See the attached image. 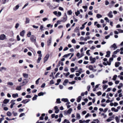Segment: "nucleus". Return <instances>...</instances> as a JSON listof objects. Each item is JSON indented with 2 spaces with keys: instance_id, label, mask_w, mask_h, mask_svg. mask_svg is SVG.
Wrapping results in <instances>:
<instances>
[{
  "instance_id": "1",
  "label": "nucleus",
  "mask_w": 123,
  "mask_h": 123,
  "mask_svg": "<svg viewBox=\"0 0 123 123\" xmlns=\"http://www.w3.org/2000/svg\"><path fill=\"white\" fill-rule=\"evenodd\" d=\"M49 56V54H47L46 55V56L44 57V59H43L44 63L45 62H46L48 60Z\"/></svg>"
},
{
  "instance_id": "2",
  "label": "nucleus",
  "mask_w": 123,
  "mask_h": 123,
  "mask_svg": "<svg viewBox=\"0 0 123 123\" xmlns=\"http://www.w3.org/2000/svg\"><path fill=\"white\" fill-rule=\"evenodd\" d=\"M90 60L91 61V63H93L95 61V58H93L92 56H90Z\"/></svg>"
},
{
  "instance_id": "3",
  "label": "nucleus",
  "mask_w": 123,
  "mask_h": 123,
  "mask_svg": "<svg viewBox=\"0 0 123 123\" xmlns=\"http://www.w3.org/2000/svg\"><path fill=\"white\" fill-rule=\"evenodd\" d=\"M31 40L34 42H36V37L34 35H32L30 37Z\"/></svg>"
},
{
  "instance_id": "4",
  "label": "nucleus",
  "mask_w": 123,
  "mask_h": 123,
  "mask_svg": "<svg viewBox=\"0 0 123 123\" xmlns=\"http://www.w3.org/2000/svg\"><path fill=\"white\" fill-rule=\"evenodd\" d=\"M67 14L66 13H65L64 16L63 17V20L62 21L63 22H66L67 20Z\"/></svg>"
},
{
  "instance_id": "5",
  "label": "nucleus",
  "mask_w": 123,
  "mask_h": 123,
  "mask_svg": "<svg viewBox=\"0 0 123 123\" xmlns=\"http://www.w3.org/2000/svg\"><path fill=\"white\" fill-rule=\"evenodd\" d=\"M112 12L111 11H110L108 13L107 16H108L110 18H112L113 16V15Z\"/></svg>"
},
{
  "instance_id": "6",
  "label": "nucleus",
  "mask_w": 123,
  "mask_h": 123,
  "mask_svg": "<svg viewBox=\"0 0 123 123\" xmlns=\"http://www.w3.org/2000/svg\"><path fill=\"white\" fill-rule=\"evenodd\" d=\"M103 64L105 66H107V65H110L111 64V63L109 61H107L106 63L105 62H103Z\"/></svg>"
},
{
  "instance_id": "7",
  "label": "nucleus",
  "mask_w": 123,
  "mask_h": 123,
  "mask_svg": "<svg viewBox=\"0 0 123 123\" xmlns=\"http://www.w3.org/2000/svg\"><path fill=\"white\" fill-rule=\"evenodd\" d=\"M72 111V109L71 108H69L67 111V113H65V115H67L68 114H70Z\"/></svg>"
},
{
  "instance_id": "8",
  "label": "nucleus",
  "mask_w": 123,
  "mask_h": 123,
  "mask_svg": "<svg viewBox=\"0 0 123 123\" xmlns=\"http://www.w3.org/2000/svg\"><path fill=\"white\" fill-rule=\"evenodd\" d=\"M28 81V80L27 79H25L23 82V85H25L27 83Z\"/></svg>"
},
{
  "instance_id": "9",
  "label": "nucleus",
  "mask_w": 123,
  "mask_h": 123,
  "mask_svg": "<svg viewBox=\"0 0 123 123\" xmlns=\"http://www.w3.org/2000/svg\"><path fill=\"white\" fill-rule=\"evenodd\" d=\"M52 39L51 38H50L49 39L47 42V45L48 46L50 45L51 43Z\"/></svg>"
},
{
  "instance_id": "10",
  "label": "nucleus",
  "mask_w": 123,
  "mask_h": 123,
  "mask_svg": "<svg viewBox=\"0 0 123 123\" xmlns=\"http://www.w3.org/2000/svg\"><path fill=\"white\" fill-rule=\"evenodd\" d=\"M6 38V36L4 35L3 34L1 35L0 36V39L1 40H4Z\"/></svg>"
},
{
  "instance_id": "11",
  "label": "nucleus",
  "mask_w": 123,
  "mask_h": 123,
  "mask_svg": "<svg viewBox=\"0 0 123 123\" xmlns=\"http://www.w3.org/2000/svg\"><path fill=\"white\" fill-rule=\"evenodd\" d=\"M110 47V48H114V50H115L117 48V47L116 46V45L115 43H114L113 45H111Z\"/></svg>"
},
{
  "instance_id": "12",
  "label": "nucleus",
  "mask_w": 123,
  "mask_h": 123,
  "mask_svg": "<svg viewBox=\"0 0 123 123\" xmlns=\"http://www.w3.org/2000/svg\"><path fill=\"white\" fill-rule=\"evenodd\" d=\"M38 57L37 60V62L38 63H39L40 62V61L42 59L41 57L42 56H41V55H38Z\"/></svg>"
},
{
  "instance_id": "13",
  "label": "nucleus",
  "mask_w": 123,
  "mask_h": 123,
  "mask_svg": "<svg viewBox=\"0 0 123 123\" xmlns=\"http://www.w3.org/2000/svg\"><path fill=\"white\" fill-rule=\"evenodd\" d=\"M30 100V99H28V100H27L26 99L22 101L21 103L24 104H25L29 102Z\"/></svg>"
},
{
  "instance_id": "14",
  "label": "nucleus",
  "mask_w": 123,
  "mask_h": 123,
  "mask_svg": "<svg viewBox=\"0 0 123 123\" xmlns=\"http://www.w3.org/2000/svg\"><path fill=\"white\" fill-rule=\"evenodd\" d=\"M25 33V31L24 30L22 31L20 34V36L22 37H24V35Z\"/></svg>"
},
{
  "instance_id": "15",
  "label": "nucleus",
  "mask_w": 123,
  "mask_h": 123,
  "mask_svg": "<svg viewBox=\"0 0 123 123\" xmlns=\"http://www.w3.org/2000/svg\"><path fill=\"white\" fill-rule=\"evenodd\" d=\"M76 118L77 119H79L80 118V116L79 114L78 113H77Z\"/></svg>"
},
{
  "instance_id": "16",
  "label": "nucleus",
  "mask_w": 123,
  "mask_h": 123,
  "mask_svg": "<svg viewBox=\"0 0 123 123\" xmlns=\"http://www.w3.org/2000/svg\"><path fill=\"white\" fill-rule=\"evenodd\" d=\"M115 119L116 120V122L117 123H119V122H120V120H119L120 119H119V118L117 117L116 116V117H115Z\"/></svg>"
},
{
  "instance_id": "17",
  "label": "nucleus",
  "mask_w": 123,
  "mask_h": 123,
  "mask_svg": "<svg viewBox=\"0 0 123 123\" xmlns=\"http://www.w3.org/2000/svg\"><path fill=\"white\" fill-rule=\"evenodd\" d=\"M9 101V100L6 99H5L3 102L5 104H6L7 103H8Z\"/></svg>"
},
{
  "instance_id": "18",
  "label": "nucleus",
  "mask_w": 123,
  "mask_h": 123,
  "mask_svg": "<svg viewBox=\"0 0 123 123\" xmlns=\"http://www.w3.org/2000/svg\"><path fill=\"white\" fill-rule=\"evenodd\" d=\"M18 94L17 93L14 94L12 95V97L13 98H16L18 97Z\"/></svg>"
},
{
  "instance_id": "19",
  "label": "nucleus",
  "mask_w": 123,
  "mask_h": 123,
  "mask_svg": "<svg viewBox=\"0 0 123 123\" xmlns=\"http://www.w3.org/2000/svg\"><path fill=\"white\" fill-rule=\"evenodd\" d=\"M62 123H70L69 121L66 119H65Z\"/></svg>"
},
{
  "instance_id": "20",
  "label": "nucleus",
  "mask_w": 123,
  "mask_h": 123,
  "mask_svg": "<svg viewBox=\"0 0 123 123\" xmlns=\"http://www.w3.org/2000/svg\"><path fill=\"white\" fill-rule=\"evenodd\" d=\"M23 76L24 78H28V74L26 73H23Z\"/></svg>"
},
{
  "instance_id": "21",
  "label": "nucleus",
  "mask_w": 123,
  "mask_h": 123,
  "mask_svg": "<svg viewBox=\"0 0 123 123\" xmlns=\"http://www.w3.org/2000/svg\"><path fill=\"white\" fill-rule=\"evenodd\" d=\"M68 79L65 80L63 83V85L64 86L66 85V84L68 83Z\"/></svg>"
},
{
  "instance_id": "22",
  "label": "nucleus",
  "mask_w": 123,
  "mask_h": 123,
  "mask_svg": "<svg viewBox=\"0 0 123 123\" xmlns=\"http://www.w3.org/2000/svg\"><path fill=\"white\" fill-rule=\"evenodd\" d=\"M30 22V19L29 18H26L25 23L26 24L29 23Z\"/></svg>"
},
{
  "instance_id": "23",
  "label": "nucleus",
  "mask_w": 123,
  "mask_h": 123,
  "mask_svg": "<svg viewBox=\"0 0 123 123\" xmlns=\"http://www.w3.org/2000/svg\"><path fill=\"white\" fill-rule=\"evenodd\" d=\"M62 101L65 102H67L68 101V100L66 98H63L62 99Z\"/></svg>"
},
{
  "instance_id": "24",
  "label": "nucleus",
  "mask_w": 123,
  "mask_h": 123,
  "mask_svg": "<svg viewBox=\"0 0 123 123\" xmlns=\"http://www.w3.org/2000/svg\"><path fill=\"white\" fill-rule=\"evenodd\" d=\"M6 115L7 116L9 117H10L12 116V113L11 112H10L8 111Z\"/></svg>"
},
{
  "instance_id": "25",
  "label": "nucleus",
  "mask_w": 123,
  "mask_h": 123,
  "mask_svg": "<svg viewBox=\"0 0 123 123\" xmlns=\"http://www.w3.org/2000/svg\"><path fill=\"white\" fill-rule=\"evenodd\" d=\"M37 95H35L34 97H33L32 98L33 100H36L37 99Z\"/></svg>"
},
{
  "instance_id": "26",
  "label": "nucleus",
  "mask_w": 123,
  "mask_h": 123,
  "mask_svg": "<svg viewBox=\"0 0 123 123\" xmlns=\"http://www.w3.org/2000/svg\"><path fill=\"white\" fill-rule=\"evenodd\" d=\"M96 17L98 18H99L102 17V16L100 14H97Z\"/></svg>"
},
{
  "instance_id": "27",
  "label": "nucleus",
  "mask_w": 123,
  "mask_h": 123,
  "mask_svg": "<svg viewBox=\"0 0 123 123\" xmlns=\"http://www.w3.org/2000/svg\"><path fill=\"white\" fill-rule=\"evenodd\" d=\"M120 63L119 62H116L115 63V66L116 67H118L119 66V65H120Z\"/></svg>"
},
{
  "instance_id": "28",
  "label": "nucleus",
  "mask_w": 123,
  "mask_h": 123,
  "mask_svg": "<svg viewBox=\"0 0 123 123\" xmlns=\"http://www.w3.org/2000/svg\"><path fill=\"white\" fill-rule=\"evenodd\" d=\"M81 96H79L77 99V102H79L80 100H81Z\"/></svg>"
},
{
  "instance_id": "29",
  "label": "nucleus",
  "mask_w": 123,
  "mask_h": 123,
  "mask_svg": "<svg viewBox=\"0 0 123 123\" xmlns=\"http://www.w3.org/2000/svg\"><path fill=\"white\" fill-rule=\"evenodd\" d=\"M123 86V84L122 83H120L119 84V85L118 86V88L119 89H120Z\"/></svg>"
},
{
  "instance_id": "30",
  "label": "nucleus",
  "mask_w": 123,
  "mask_h": 123,
  "mask_svg": "<svg viewBox=\"0 0 123 123\" xmlns=\"http://www.w3.org/2000/svg\"><path fill=\"white\" fill-rule=\"evenodd\" d=\"M56 102L58 104H60L61 103L60 101V99L59 98H57L56 99Z\"/></svg>"
},
{
  "instance_id": "31",
  "label": "nucleus",
  "mask_w": 123,
  "mask_h": 123,
  "mask_svg": "<svg viewBox=\"0 0 123 123\" xmlns=\"http://www.w3.org/2000/svg\"><path fill=\"white\" fill-rule=\"evenodd\" d=\"M117 77V75H115L113 77L112 80H116V78Z\"/></svg>"
},
{
  "instance_id": "32",
  "label": "nucleus",
  "mask_w": 123,
  "mask_h": 123,
  "mask_svg": "<svg viewBox=\"0 0 123 123\" xmlns=\"http://www.w3.org/2000/svg\"><path fill=\"white\" fill-rule=\"evenodd\" d=\"M90 39V37L89 36L86 37L84 38V41H86L87 39Z\"/></svg>"
},
{
  "instance_id": "33",
  "label": "nucleus",
  "mask_w": 123,
  "mask_h": 123,
  "mask_svg": "<svg viewBox=\"0 0 123 123\" xmlns=\"http://www.w3.org/2000/svg\"><path fill=\"white\" fill-rule=\"evenodd\" d=\"M103 89L105 90L108 87V86L105 85H104L103 86Z\"/></svg>"
},
{
  "instance_id": "34",
  "label": "nucleus",
  "mask_w": 123,
  "mask_h": 123,
  "mask_svg": "<svg viewBox=\"0 0 123 123\" xmlns=\"http://www.w3.org/2000/svg\"><path fill=\"white\" fill-rule=\"evenodd\" d=\"M89 68L90 70H93L94 69L93 67L91 65H90L89 67Z\"/></svg>"
},
{
  "instance_id": "35",
  "label": "nucleus",
  "mask_w": 123,
  "mask_h": 123,
  "mask_svg": "<svg viewBox=\"0 0 123 123\" xmlns=\"http://www.w3.org/2000/svg\"><path fill=\"white\" fill-rule=\"evenodd\" d=\"M16 89L17 90L19 91L21 90V86H17Z\"/></svg>"
},
{
  "instance_id": "36",
  "label": "nucleus",
  "mask_w": 123,
  "mask_h": 123,
  "mask_svg": "<svg viewBox=\"0 0 123 123\" xmlns=\"http://www.w3.org/2000/svg\"><path fill=\"white\" fill-rule=\"evenodd\" d=\"M31 35V33L30 31H29L28 32L27 34V36L28 37H30Z\"/></svg>"
},
{
  "instance_id": "37",
  "label": "nucleus",
  "mask_w": 123,
  "mask_h": 123,
  "mask_svg": "<svg viewBox=\"0 0 123 123\" xmlns=\"http://www.w3.org/2000/svg\"><path fill=\"white\" fill-rule=\"evenodd\" d=\"M75 13L76 15L77 16L79 14H80V13L79 11L77 10L76 12H75Z\"/></svg>"
},
{
  "instance_id": "38",
  "label": "nucleus",
  "mask_w": 123,
  "mask_h": 123,
  "mask_svg": "<svg viewBox=\"0 0 123 123\" xmlns=\"http://www.w3.org/2000/svg\"><path fill=\"white\" fill-rule=\"evenodd\" d=\"M67 13L68 15H71L72 14V12L71 10H70L68 11Z\"/></svg>"
},
{
  "instance_id": "39",
  "label": "nucleus",
  "mask_w": 123,
  "mask_h": 123,
  "mask_svg": "<svg viewBox=\"0 0 123 123\" xmlns=\"http://www.w3.org/2000/svg\"><path fill=\"white\" fill-rule=\"evenodd\" d=\"M7 84L8 85L10 86H13V83L12 82H7Z\"/></svg>"
},
{
  "instance_id": "40",
  "label": "nucleus",
  "mask_w": 123,
  "mask_h": 123,
  "mask_svg": "<svg viewBox=\"0 0 123 123\" xmlns=\"http://www.w3.org/2000/svg\"><path fill=\"white\" fill-rule=\"evenodd\" d=\"M71 54V53H70L69 54H67L63 56V57H67L68 56H69Z\"/></svg>"
},
{
  "instance_id": "41",
  "label": "nucleus",
  "mask_w": 123,
  "mask_h": 123,
  "mask_svg": "<svg viewBox=\"0 0 123 123\" xmlns=\"http://www.w3.org/2000/svg\"><path fill=\"white\" fill-rule=\"evenodd\" d=\"M44 95V93L43 92H40L39 93L38 95L39 96H43Z\"/></svg>"
},
{
  "instance_id": "42",
  "label": "nucleus",
  "mask_w": 123,
  "mask_h": 123,
  "mask_svg": "<svg viewBox=\"0 0 123 123\" xmlns=\"http://www.w3.org/2000/svg\"><path fill=\"white\" fill-rule=\"evenodd\" d=\"M90 51V50H87L86 51V54L89 56H90V53H89V52Z\"/></svg>"
},
{
  "instance_id": "43",
  "label": "nucleus",
  "mask_w": 123,
  "mask_h": 123,
  "mask_svg": "<svg viewBox=\"0 0 123 123\" xmlns=\"http://www.w3.org/2000/svg\"><path fill=\"white\" fill-rule=\"evenodd\" d=\"M12 114H13V115L14 116H17L18 115V114H17V113L15 112L14 111L12 112Z\"/></svg>"
},
{
  "instance_id": "44",
  "label": "nucleus",
  "mask_w": 123,
  "mask_h": 123,
  "mask_svg": "<svg viewBox=\"0 0 123 123\" xmlns=\"http://www.w3.org/2000/svg\"><path fill=\"white\" fill-rule=\"evenodd\" d=\"M91 116V115H90L89 113H88L85 116V117L87 118L89 116Z\"/></svg>"
},
{
  "instance_id": "45",
  "label": "nucleus",
  "mask_w": 123,
  "mask_h": 123,
  "mask_svg": "<svg viewBox=\"0 0 123 123\" xmlns=\"http://www.w3.org/2000/svg\"><path fill=\"white\" fill-rule=\"evenodd\" d=\"M105 3L106 5H108L109 4V2L107 0L105 1Z\"/></svg>"
},
{
  "instance_id": "46",
  "label": "nucleus",
  "mask_w": 123,
  "mask_h": 123,
  "mask_svg": "<svg viewBox=\"0 0 123 123\" xmlns=\"http://www.w3.org/2000/svg\"><path fill=\"white\" fill-rule=\"evenodd\" d=\"M19 24H18V23H17L16 24V25H15V28H16V29L17 28H18V27H19Z\"/></svg>"
},
{
  "instance_id": "47",
  "label": "nucleus",
  "mask_w": 123,
  "mask_h": 123,
  "mask_svg": "<svg viewBox=\"0 0 123 123\" xmlns=\"http://www.w3.org/2000/svg\"><path fill=\"white\" fill-rule=\"evenodd\" d=\"M58 15H57V17H60L61 15V12H59L58 13Z\"/></svg>"
},
{
  "instance_id": "48",
  "label": "nucleus",
  "mask_w": 123,
  "mask_h": 123,
  "mask_svg": "<svg viewBox=\"0 0 123 123\" xmlns=\"http://www.w3.org/2000/svg\"><path fill=\"white\" fill-rule=\"evenodd\" d=\"M59 64H60L62 66H63V63L61 61H60L58 62Z\"/></svg>"
},
{
  "instance_id": "49",
  "label": "nucleus",
  "mask_w": 123,
  "mask_h": 123,
  "mask_svg": "<svg viewBox=\"0 0 123 123\" xmlns=\"http://www.w3.org/2000/svg\"><path fill=\"white\" fill-rule=\"evenodd\" d=\"M117 30L120 33H123V30L121 29H118Z\"/></svg>"
},
{
  "instance_id": "50",
  "label": "nucleus",
  "mask_w": 123,
  "mask_h": 123,
  "mask_svg": "<svg viewBox=\"0 0 123 123\" xmlns=\"http://www.w3.org/2000/svg\"><path fill=\"white\" fill-rule=\"evenodd\" d=\"M79 30V29L78 28H76L74 30V31L76 32H78Z\"/></svg>"
},
{
  "instance_id": "51",
  "label": "nucleus",
  "mask_w": 123,
  "mask_h": 123,
  "mask_svg": "<svg viewBox=\"0 0 123 123\" xmlns=\"http://www.w3.org/2000/svg\"><path fill=\"white\" fill-rule=\"evenodd\" d=\"M76 81H74L71 82H69V83L71 84H74L75 82Z\"/></svg>"
},
{
  "instance_id": "52",
  "label": "nucleus",
  "mask_w": 123,
  "mask_h": 123,
  "mask_svg": "<svg viewBox=\"0 0 123 123\" xmlns=\"http://www.w3.org/2000/svg\"><path fill=\"white\" fill-rule=\"evenodd\" d=\"M40 78H39L36 81V84H38L39 83V80H40Z\"/></svg>"
},
{
  "instance_id": "53",
  "label": "nucleus",
  "mask_w": 123,
  "mask_h": 123,
  "mask_svg": "<svg viewBox=\"0 0 123 123\" xmlns=\"http://www.w3.org/2000/svg\"><path fill=\"white\" fill-rule=\"evenodd\" d=\"M111 118V117H110V118H108L106 120V121L107 122H110L112 120L110 118Z\"/></svg>"
},
{
  "instance_id": "54",
  "label": "nucleus",
  "mask_w": 123,
  "mask_h": 123,
  "mask_svg": "<svg viewBox=\"0 0 123 123\" xmlns=\"http://www.w3.org/2000/svg\"><path fill=\"white\" fill-rule=\"evenodd\" d=\"M70 70L71 71L72 73L74 72L75 70L74 68H71L70 69Z\"/></svg>"
},
{
  "instance_id": "55",
  "label": "nucleus",
  "mask_w": 123,
  "mask_h": 123,
  "mask_svg": "<svg viewBox=\"0 0 123 123\" xmlns=\"http://www.w3.org/2000/svg\"><path fill=\"white\" fill-rule=\"evenodd\" d=\"M37 53L38 54H39L38 55H41V56H42V55L41 54V52L40 51H37Z\"/></svg>"
},
{
  "instance_id": "56",
  "label": "nucleus",
  "mask_w": 123,
  "mask_h": 123,
  "mask_svg": "<svg viewBox=\"0 0 123 123\" xmlns=\"http://www.w3.org/2000/svg\"><path fill=\"white\" fill-rule=\"evenodd\" d=\"M97 94L98 95V96H99L101 95V94L102 93L101 92L99 91L97 92Z\"/></svg>"
},
{
  "instance_id": "57",
  "label": "nucleus",
  "mask_w": 123,
  "mask_h": 123,
  "mask_svg": "<svg viewBox=\"0 0 123 123\" xmlns=\"http://www.w3.org/2000/svg\"><path fill=\"white\" fill-rule=\"evenodd\" d=\"M93 120L95 121H96L97 122V123H99V121L98 119H93Z\"/></svg>"
},
{
  "instance_id": "58",
  "label": "nucleus",
  "mask_w": 123,
  "mask_h": 123,
  "mask_svg": "<svg viewBox=\"0 0 123 123\" xmlns=\"http://www.w3.org/2000/svg\"><path fill=\"white\" fill-rule=\"evenodd\" d=\"M25 115V114L24 113H21V114L20 115L19 117H22L23 116H24Z\"/></svg>"
},
{
  "instance_id": "59",
  "label": "nucleus",
  "mask_w": 123,
  "mask_h": 123,
  "mask_svg": "<svg viewBox=\"0 0 123 123\" xmlns=\"http://www.w3.org/2000/svg\"><path fill=\"white\" fill-rule=\"evenodd\" d=\"M94 77V76L93 74H92L89 76V77L91 78H93Z\"/></svg>"
},
{
  "instance_id": "60",
  "label": "nucleus",
  "mask_w": 123,
  "mask_h": 123,
  "mask_svg": "<svg viewBox=\"0 0 123 123\" xmlns=\"http://www.w3.org/2000/svg\"><path fill=\"white\" fill-rule=\"evenodd\" d=\"M90 88L91 86L90 85H88L87 87V90L89 91H90Z\"/></svg>"
},
{
  "instance_id": "61",
  "label": "nucleus",
  "mask_w": 123,
  "mask_h": 123,
  "mask_svg": "<svg viewBox=\"0 0 123 123\" xmlns=\"http://www.w3.org/2000/svg\"><path fill=\"white\" fill-rule=\"evenodd\" d=\"M15 104V103H12L10 107L11 108H12L13 107V105Z\"/></svg>"
},
{
  "instance_id": "62",
  "label": "nucleus",
  "mask_w": 123,
  "mask_h": 123,
  "mask_svg": "<svg viewBox=\"0 0 123 123\" xmlns=\"http://www.w3.org/2000/svg\"><path fill=\"white\" fill-rule=\"evenodd\" d=\"M72 42L73 43H76V41L74 39H73L72 40Z\"/></svg>"
},
{
  "instance_id": "63",
  "label": "nucleus",
  "mask_w": 123,
  "mask_h": 123,
  "mask_svg": "<svg viewBox=\"0 0 123 123\" xmlns=\"http://www.w3.org/2000/svg\"><path fill=\"white\" fill-rule=\"evenodd\" d=\"M17 40L18 41H19L20 40V38L19 36V35H18L17 36Z\"/></svg>"
},
{
  "instance_id": "64",
  "label": "nucleus",
  "mask_w": 123,
  "mask_h": 123,
  "mask_svg": "<svg viewBox=\"0 0 123 123\" xmlns=\"http://www.w3.org/2000/svg\"><path fill=\"white\" fill-rule=\"evenodd\" d=\"M54 81L53 80H51L50 81L49 84H54Z\"/></svg>"
}]
</instances>
